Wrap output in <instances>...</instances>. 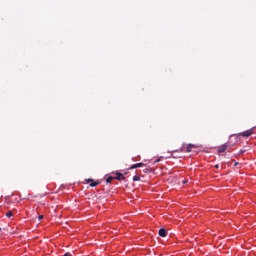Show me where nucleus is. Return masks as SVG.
<instances>
[{
  "mask_svg": "<svg viewBox=\"0 0 256 256\" xmlns=\"http://www.w3.org/2000/svg\"><path fill=\"white\" fill-rule=\"evenodd\" d=\"M193 149H197V145L195 144H188L186 147L182 146L180 150V153H191V151H193Z\"/></svg>",
  "mask_w": 256,
  "mask_h": 256,
  "instance_id": "nucleus-1",
  "label": "nucleus"
},
{
  "mask_svg": "<svg viewBox=\"0 0 256 256\" xmlns=\"http://www.w3.org/2000/svg\"><path fill=\"white\" fill-rule=\"evenodd\" d=\"M254 131H255V129L252 128V129H249V130H246V131L240 133L239 135L241 137H251V135H253Z\"/></svg>",
  "mask_w": 256,
  "mask_h": 256,
  "instance_id": "nucleus-2",
  "label": "nucleus"
},
{
  "mask_svg": "<svg viewBox=\"0 0 256 256\" xmlns=\"http://www.w3.org/2000/svg\"><path fill=\"white\" fill-rule=\"evenodd\" d=\"M228 147H229V145H227V144H223V145L219 146L218 153H225L227 151Z\"/></svg>",
  "mask_w": 256,
  "mask_h": 256,
  "instance_id": "nucleus-3",
  "label": "nucleus"
},
{
  "mask_svg": "<svg viewBox=\"0 0 256 256\" xmlns=\"http://www.w3.org/2000/svg\"><path fill=\"white\" fill-rule=\"evenodd\" d=\"M139 167H145V163L143 162H140V163H136V164H133L129 167L130 170H133V169H137Z\"/></svg>",
  "mask_w": 256,
  "mask_h": 256,
  "instance_id": "nucleus-4",
  "label": "nucleus"
},
{
  "mask_svg": "<svg viewBox=\"0 0 256 256\" xmlns=\"http://www.w3.org/2000/svg\"><path fill=\"white\" fill-rule=\"evenodd\" d=\"M115 179H117V181H125V175L117 172L115 175H114Z\"/></svg>",
  "mask_w": 256,
  "mask_h": 256,
  "instance_id": "nucleus-5",
  "label": "nucleus"
},
{
  "mask_svg": "<svg viewBox=\"0 0 256 256\" xmlns=\"http://www.w3.org/2000/svg\"><path fill=\"white\" fill-rule=\"evenodd\" d=\"M86 181L87 183H90V187H97V185H99V182H95L93 179H88Z\"/></svg>",
  "mask_w": 256,
  "mask_h": 256,
  "instance_id": "nucleus-6",
  "label": "nucleus"
},
{
  "mask_svg": "<svg viewBox=\"0 0 256 256\" xmlns=\"http://www.w3.org/2000/svg\"><path fill=\"white\" fill-rule=\"evenodd\" d=\"M158 233L160 237H167V230L165 228H161Z\"/></svg>",
  "mask_w": 256,
  "mask_h": 256,
  "instance_id": "nucleus-7",
  "label": "nucleus"
},
{
  "mask_svg": "<svg viewBox=\"0 0 256 256\" xmlns=\"http://www.w3.org/2000/svg\"><path fill=\"white\" fill-rule=\"evenodd\" d=\"M133 181H141V176H139V174H136L135 176H133Z\"/></svg>",
  "mask_w": 256,
  "mask_h": 256,
  "instance_id": "nucleus-8",
  "label": "nucleus"
},
{
  "mask_svg": "<svg viewBox=\"0 0 256 256\" xmlns=\"http://www.w3.org/2000/svg\"><path fill=\"white\" fill-rule=\"evenodd\" d=\"M113 180H115V175H114V176H109V177L106 179V183H111Z\"/></svg>",
  "mask_w": 256,
  "mask_h": 256,
  "instance_id": "nucleus-9",
  "label": "nucleus"
},
{
  "mask_svg": "<svg viewBox=\"0 0 256 256\" xmlns=\"http://www.w3.org/2000/svg\"><path fill=\"white\" fill-rule=\"evenodd\" d=\"M6 217H8V219H11V217H13V212L12 211H8L6 213Z\"/></svg>",
  "mask_w": 256,
  "mask_h": 256,
  "instance_id": "nucleus-10",
  "label": "nucleus"
},
{
  "mask_svg": "<svg viewBox=\"0 0 256 256\" xmlns=\"http://www.w3.org/2000/svg\"><path fill=\"white\" fill-rule=\"evenodd\" d=\"M43 218H44V216H43V215H40V216L38 217V221L43 220Z\"/></svg>",
  "mask_w": 256,
  "mask_h": 256,
  "instance_id": "nucleus-11",
  "label": "nucleus"
},
{
  "mask_svg": "<svg viewBox=\"0 0 256 256\" xmlns=\"http://www.w3.org/2000/svg\"><path fill=\"white\" fill-rule=\"evenodd\" d=\"M64 256H72L71 253H65Z\"/></svg>",
  "mask_w": 256,
  "mask_h": 256,
  "instance_id": "nucleus-12",
  "label": "nucleus"
},
{
  "mask_svg": "<svg viewBox=\"0 0 256 256\" xmlns=\"http://www.w3.org/2000/svg\"><path fill=\"white\" fill-rule=\"evenodd\" d=\"M215 168H216V169H219V164L215 165Z\"/></svg>",
  "mask_w": 256,
  "mask_h": 256,
  "instance_id": "nucleus-13",
  "label": "nucleus"
},
{
  "mask_svg": "<svg viewBox=\"0 0 256 256\" xmlns=\"http://www.w3.org/2000/svg\"><path fill=\"white\" fill-rule=\"evenodd\" d=\"M159 161H161V159L156 160L155 163H159Z\"/></svg>",
  "mask_w": 256,
  "mask_h": 256,
  "instance_id": "nucleus-14",
  "label": "nucleus"
},
{
  "mask_svg": "<svg viewBox=\"0 0 256 256\" xmlns=\"http://www.w3.org/2000/svg\"><path fill=\"white\" fill-rule=\"evenodd\" d=\"M237 165H239V163H238V162H236V163H235V167H237Z\"/></svg>",
  "mask_w": 256,
  "mask_h": 256,
  "instance_id": "nucleus-15",
  "label": "nucleus"
},
{
  "mask_svg": "<svg viewBox=\"0 0 256 256\" xmlns=\"http://www.w3.org/2000/svg\"><path fill=\"white\" fill-rule=\"evenodd\" d=\"M2 229L0 228V233H1Z\"/></svg>",
  "mask_w": 256,
  "mask_h": 256,
  "instance_id": "nucleus-16",
  "label": "nucleus"
}]
</instances>
